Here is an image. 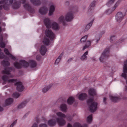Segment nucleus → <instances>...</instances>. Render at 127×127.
<instances>
[{
	"label": "nucleus",
	"instance_id": "nucleus-1",
	"mask_svg": "<svg viewBox=\"0 0 127 127\" xmlns=\"http://www.w3.org/2000/svg\"><path fill=\"white\" fill-rule=\"evenodd\" d=\"M57 109H53L49 115V118L52 119L48 121L47 124L50 127L54 126L56 123L61 126H64L66 123L65 120L63 119L66 117L65 115L61 112H57Z\"/></svg>",
	"mask_w": 127,
	"mask_h": 127
},
{
	"label": "nucleus",
	"instance_id": "nucleus-2",
	"mask_svg": "<svg viewBox=\"0 0 127 127\" xmlns=\"http://www.w3.org/2000/svg\"><path fill=\"white\" fill-rule=\"evenodd\" d=\"M11 70V68L7 67L5 68L4 70L2 72V73L3 75L2 76V79L5 82H6L8 84H12L17 81V80L15 79H9L10 78L13 77V75L10 74V72Z\"/></svg>",
	"mask_w": 127,
	"mask_h": 127
},
{
	"label": "nucleus",
	"instance_id": "nucleus-3",
	"mask_svg": "<svg viewBox=\"0 0 127 127\" xmlns=\"http://www.w3.org/2000/svg\"><path fill=\"white\" fill-rule=\"evenodd\" d=\"M22 3L23 4L24 8L31 13H32L33 6H37L40 4V2L39 0H30V3H26V0H22Z\"/></svg>",
	"mask_w": 127,
	"mask_h": 127
},
{
	"label": "nucleus",
	"instance_id": "nucleus-4",
	"mask_svg": "<svg viewBox=\"0 0 127 127\" xmlns=\"http://www.w3.org/2000/svg\"><path fill=\"white\" fill-rule=\"evenodd\" d=\"M16 0H4L3 9L5 10L8 9L10 6L14 9L19 8L21 6V2L16 1Z\"/></svg>",
	"mask_w": 127,
	"mask_h": 127
},
{
	"label": "nucleus",
	"instance_id": "nucleus-5",
	"mask_svg": "<svg viewBox=\"0 0 127 127\" xmlns=\"http://www.w3.org/2000/svg\"><path fill=\"white\" fill-rule=\"evenodd\" d=\"M29 65H30L31 68H33L36 66L37 64L35 61L33 60L30 61L29 64L27 62L24 60L21 61L19 63L16 62L14 64V66L18 69L20 68L22 66L24 68H26Z\"/></svg>",
	"mask_w": 127,
	"mask_h": 127
},
{
	"label": "nucleus",
	"instance_id": "nucleus-6",
	"mask_svg": "<svg viewBox=\"0 0 127 127\" xmlns=\"http://www.w3.org/2000/svg\"><path fill=\"white\" fill-rule=\"evenodd\" d=\"M45 32V36L42 40L43 43L48 45L49 43V39H53L55 37V36L52 31L47 28Z\"/></svg>",
	"mask_w": 127,
	"mask_h": 127
},
{
	"label": "nucleus",
	"instance_id": "nucleus-7",
	"mask_svg": "<svg viewBox=\"0 0 127 127\" xmlns=\"http://www.w3.org/2000/svg\"><path fill=\"white\" fill-rule=\"evenodd\" d=\"M44 22L47 28H52L54 30H57L59 28V26L57 23L52 22L48 18H45Z\"/></svg>",
	"mask_w": 127,
	"mask_h": 127
},
{
	"label": "nucleus",
	"instance_id": "nucleus-8",
	"mask_svg": "<svg viewBox=\"0 0 127 127\" xmlns=\"http://www.w3.org/2000/svg\"><path fill=\"white\" fill-rule=\"evenodd\" d=\"M94 99L93 97L90 98L87 101L90 110L92 112H93L96 110L97 105L96 102L94 101Z\"/></svg>",
	"mask_w": 127,
	"mask_h": 127
},
{
	"label": "nucleus",
	"instance_id": "nucleus-9",
	"mask_svg": "<svg viewBox=\"0 0 127 127\" xmlns=\"http://www.w3.org/2000/svg\"><path fill=\"white\" fill-rule=\"evenodd\" d=\"M65 17L66 22L71 21L73 19V11L72 10H70L66 14Z\"/></svg>",
	"mask_w": 127,
	"mask_h": 127
},
{
	"label": "nucleus",
	"instance_id": "nucleus-10",
	"mask_svg": "<svg viewBox=\"0 0 127 127\" xmlns=\"http://www.w3.org/2000/svg\"><path fill=\"white\" fill-rule=\"evenodd\" d=\"M126 15V13L121 12H118L115 16V19L118 22H121L123 19Z\"/></svg>",
	"mask_w": 127,
	"mask_h": 127
},
{
	"label": "nucleus",
	"instance_id": "nucleus-11",
	"mask_svg": "<svg viewBox=\"0 0 127 127\" xmlns=\"http://www.w3.org/2000/svg\"><path fill=\"white\" fill-rule=\"evenodd\" d=\"M127 73V60L125 62L123 66V72L121 76L126 79Z\"/></svg>",
	"mask_w": 127,
	"mask_h": 127
},
{
	"label": "nucleus",
	"instance_id": "nucleus-12",
	"mask_svg": "<svg viewBox=\"0 0 127 127\" xmlns=\"http://www.w3.org/2000/svg\"><path fill=\"white\" fill-rule=\"evenodd\" d=\"M109 51V49H106L102 53L99 58V60L101 62H102L104 58L107 56Z\"/></svg>",
	"mask_w": 127,
	"mask_h": 127
},
{
	"label": "nucleus",
	"instance_id": "nucleus-13",
	"mask_svg": "<svg viewBox=\"0 0 127 127\" xmlns=\"http://www.w3.org/2000/svg\"><path fill=\"white\" fill-rule=\"evenodd\" d=\"M53 84L51 83L48 85H45L41 89L42 92L43 93H46L53 86Z\"/></svg>",
	"mask_w": 127,
	"mask_h": 127
},
{
	"label": "nucleus",
	"instance_id": "nucleus-14",
	"mask_svg": "<svg viewBox=\"0 0 127 127\" xmlns=\"http://www.w3.org/2000/svg\"><path fill=\"white\" fill-rule=\"evenodd\" d=\"M76 96L77 97L78 99L80 100H83L87 97V95L85 93H79Z\"/></svg>",
	"mask_w": 127,
	"mask_h": 127
},
{
	"label": "nucleus",
	"instance_id": "nucleus-15",
	"mask_svg": "<svg viewBox=\"0 0 127 127\" xmlns=\"http://www.w3.org/2000/svg\"><path fill=\"white\" fill-rule=\"evenodd\" d=\"M58 22L59 24H62L64 26L66 25V21L65 16L63 15H61L59 17L58 19Z\"/></svg>",
	"mask_w": 127,
	"mask_h": 127
},
{
	"label": "nucleus",
	"instance_id": "nucleus-16",
	"mask_svg": "<svg viewBox=\"0 0 127 127\" xmlns=\"http://www.w3.org/2000/svg\"><path fill=\"white\" fill-rule=\"evenodd\" d=\"M73 127H88V125L87 124H85L82 125L80 123L77 122L74 124ZM67 127H72L71 124H68Z\"/></svg>",
	"mask_w": 127,
	"mask_h": 127
},
{
	"label": "nucleus",
	"instance_id": "nucleus-17",
	"mask_svg": "<svg viewBox=\"0 0 127 127\" xmlns=\"http://www.w3.org/2000/svg\"><path fill=\"white\" fill-rule=\"evenodd\" d=\"M15 85L17 86V89L18 91L22 92L24 90V88L21 82H17Z\"/></svg>",
	"mask_w": 127,
	"mask_h": 127
},
{
	"label": "nucleus",
	"instance_id": "nucleus-18",
	"mask_svg": "<svg viewBox=\"0 0 127 127\" xmlns=\"http://www.w3.org/2000/svg\"><path fill=\"white\" fill-rule=\"evenodd\" d=\"M94 41L93 40H87L86 42L85 45L82 48L83 50H84L90 47L91 44L93 43Z\"/></svg>",
	"mask_w": 127,
	"mask_h": 127
},
{
	"label": "nucleus",
	"instance_id": "nucleus-19",
	"mask_svg": "<svg viewBox=\"0 0 127 127\" xmlns=\"http://www.w3.org/2000/svg\"><path fill=\"white\" fill-rule=\"evenodd\" d=\"M89 95L92 96H94L97 95L95 90L93 88L89 89L88 91Z\"/></svg>",
	"mask_w": 127,
	"mask_h": 127
},
{
	"label": "nucleus",
	"instance_id": "nucleus-20",
	"mask_svg": "<svg viewBox=\"0 0 127 127\" xmlns=\"http://www.w3.org/2000/svg\"><path fill=\"white\" fill-rule=\"evenodd\" d=\"M48 9L46 7H44L40 8L39 10V13L42 15L46 14L47 12Z\"/></svg>",
	"mask_w": 127,
	"mask_h": 127
},
{
	"label": "nucleus",
	"instance_id": "nucleus-21",
	"mask_svg": "<svg viewBox=\"0 0 127 127\" xmlns=\"http://www.w3.org/2000/svg\"><path fill=\"white\" fill-rule=\"evenodd\" d=\"M40 53L42 55H44L47 51L46 47L44 46H41L39 49Z\"/></svg>",
	"mask_w": 127,
	"mask_h": 127
},
{
	"label": "nucleus",
	"instance_id": "nucleus-22",
	"mask_svg": "<svg viewBox=\"0 0 127 127\" xmlns=\"http://www.w3.org/2000/svg\"><path fill=\"white\" fill-rule=\"evenodd\" d=\"M55 7L53 4L51 5L49 8L48 15L49 16H51L53 15Z\"/></svg>",
	"mask_w": 127,
	"mask_h": 127
},
{
	"label": "nucleus",
	"instance_id": "nucleus-23",
	"mask_svg": "<svg viewBox=\"0 0 127 127\" xmlns=\"http://www.w3.org/2000/svg\"><path fill=\"white\" fill-rule=\"evenodd\" d=\"M94 21V19H93L87 24L84 29V31H88L90 29Z\"/></svg>",
	"mask_w": 127,
	"mask_h": 127
},
{
	"label": "nucleus",
	"instance_id": "nucleus-24",
	"mask_svg": "<svg viewBox=\"0 0 127 127\" xmlns=\"http://www.w3.org/2000/svg\"><path fill=\"white\" fill-rule=\"evenodd\" d=\"M61 110L62 111L66 112L67 109V107L66 105L64 104H61L59 107Z\"/></svg>",
	"mask_w": 127,
	"mask_h": 127
},
{
	"label": "nucleus",
	"instance_id": "nucleus-25",
	"mask_svg": "<svg viewBox=\"0 0 127 127\" xmlns=\"http://www.w3.org/2000/svg\"><path fill=\"white\" fill-rule=\"evenodd\" d=\"M74 102V98L72 96L69 97L67 99V102L69 105H71Z\"/></svg>",
	"mask_w": 127,
	"mask_h": 127
},
{
	"label": "nucleus",
	"instance_id": "nucleus-26",
	"mask_svg": "<svg viewBox=\"0 0 127 127\" xmlns=\"http://www.w3.org/2000/svg\"><path fill=\"white\" fill-rule=\"evenodd\" d=\"M13 99L12 98H9L7 99L5 101V106L10 105L13 102Z\"/></svg>",
	"mask_w": 127,
	"mask_h": 127
},
{
	"label": "nucleus",
	"instance_id": "nucleus-27",
	"mask_svg": "<svg viewBox=\"0 0 127 127\" xmlns=\"http://www.w3.org/2000/svg\"><path fill=\"white\" fill-rule=\"evenodd\" d=\"M28 102L27 101H25L22 102L18 106V109H20L24 107L27 104Z\"/></svg>",
	"mask_w": 127,
	"mask_h": 127
},
{
	"label": "nucleus",
	"instance_id": "nucleus-28",
	"mask_svg": "<svg viewBox=\"0 0 127 127\" xmlns=\"http://www.w3.org/2000/svg\"><path fill=\"white\" fill-rule=\"evenodd\" d=\"M88 54V51H86L83 54V55L81 57L80 59L82 61H84L86 60L87 57L86 55Z\"/></svg>",
	"mask_w": 127,
	"mask_h": 127
},
{
	"label": "nucleus",
	"instance_id": "nucleus-29",
	"mask_svg": "<svg viewBox=\"0 0 127 127\" xmlns=\"http://www.w3.org/2000/svg\"><path fill=\"white\" fill-rule=\"evenodd\" d=\"M4 52L5 54L7 55H9L10 57L13 59H14L15 58L13 55L11 54L9 52L7 49L5 48L4 49Z\"/></svg>",
	"mask_w": 127,
	"mask_h": 127
},
{
	"label": "nucleus",
	"instance_id": "nucleus-30",
	"mask_svg": "<svg viewBox=\"0 0 127 127\" xmlns=\"http://www.w3.org/2000/svg\"><path fill=\"white\" fill-rule=\"evenodd\" d=\"M88 35H87L84 36L82 37L80 40V41L81 43L85 42L87 40V37H88Z\"/></svg>",
	"mask_w": 127,
	"mask_h": 127
},
{
	"label": "nucleus",
	"instance_id": "nucleus-31",
	"mask_svg": "<svg viewBox=\"0 0 127 127\" xmlns=\"http://www.w3.org/2000/svg\"><path fill=\"white\" fill-rule=\"evenodd\" d=\"M110 98L112 101L114 102H116L118 99V98L117 97H114L112 95L110 96Z\"/></svg>",
	"mask_w": 127,
	"mask_h": 127
},
{
	"label": "nucleus",
	"instance_id": "nucleus-32",
	"mask_svg": "<svg viewBox=\"0 0 127 127\" xmlns=\"http://www.w3.org/2000/svg\"><path fill=\"white\" fill-rule=\"evenodd\" d=\"M92 121V116L90 115L88 117L87 119V123H90Z\"/></svg>",
	"mask_w": 127,
	"mask_h": 127
},
{
	"label": "nucleus",
	"instance_id": "nucleus-33",
	"mask_svg": "<svg viewBox=\"0 0 127 127\" xmlns=\"http://www.w3.org/2000/svg\"><path fill=\"white\" fill-rule=\"evenodd\" d=\"M95 6V3L94 2L92 3L90 5L89 7V11L93 10L94 9V7Z\"/></svg>",
	"mask_w": 127,
	"mask_h": 127
},
{
	"label": "nucleus",
	"instance_id": "nucleus-34",
	"mask_svg": "<svg viewBox=\"0 0 127 127\" xmlns=\"http://www.w3.org/2000/svg\"><path fill=\"white\" fill-rule=\"evenodd\" d=\"M61 58L62 57L61 56H59L58 57L55 61V65H57L58 64Z\"/></svg>",
	"mask_w": 127,
	"mask_h": 127
},
{
	"label": "nucleus",
	"instance_id": "nucleus-35",
	"mask_svg": "<svg viewBox=\"0 0 127 127\" xmlns=\"http://www.w3.org/2000/svg\"><path fill=\"white\" fill-rule=\"evenodd\" d=\"M4 5V0L0 1V11L3 9V6Z\"/></svg>",
	"mask_w": 127,
	"mask_h": 127
},
{
	"label": "nucleus",
	"instance_id": "nucleus-36",
	"mask_svg": "<svg viewBox=\"0 0 127 127\" xmlns=\"http://www.w3.org/2000/svg\"><path fill=\"white\" fill-rule=\"evenodd\" d=\"M115 0H110L107 3V5L108 6H109L110 5L113 3Z\"/></svg>",
	"mask_w": 127,
	"mask_h": 127
},
{
	"label": "nucleus",
	"instance_id": "nucleus-37",
	"mask_svg": "<svg viewBox=\"0 0 127 127\" xmlns=\"http://www.w3.org/2000/svg\"><path fill=\"white\" fill-rule=\"evenodd\" d=\"M2 63L4 65V66L9 65L10 64L9 62L7 61H3Z\"/></svg>",
	"mask_w": 127,
	"mask_h": 127
},
{
	"label": "nucleus",
	"instance_id": "nucleus-38",
	"mask_svg": "<svg viewBox=\"0 0 127 127\" xmlns=\"http://www.w3.org/2000/svg\"><path fill=\"white\" fill-rule=\"evenodd\" d=\"M100 37L98 35H97L95 37V40L96 44L100 39Z\"/></svg>",
	"mask_w": 127,
	"mask_h": 127
},
{
	"label": "nucleus",
	"instance_id": "nucleus-39",
	"mask_svg": "<svg viewBox=\"0 0 127 127\" xmlns=\"http://www.w3.org/2000/svg\"><path fill=\"white\" fill-rule=\"evenodd\" d=\"M20 94L19 93H15L13 94L14 96L16 98L20 96Z\"/></svg>",
	"mask_w": 127,
	"mask_h": 127
},
{
	"label": "nucleus",
	"instance_id": "nucleus-40",
	"mask_svg": "<svg viewBox=\"0 0 127 127\" xmlns=\"http://www.w3.org/2000/svg\"><path fill=\"white\" fill-rule=\"evenodd\" d=\"M67 120L68 121H70L72 119V117L71 116H69L66 117Z\"/></svg>",
	"mask_w": 127,
	"mask_h": 127
},
{
	"label": "nucleus",
	"instance_id": "nucleus-41",
	"mask_svg": "<svg viewBox=\"0 0 127 127\" xmlns=\"http://www.w3.org/2000/svg\"><path fill=\"white\" fill-rule=\"evenodd\" d=\"M119 1H117L115 4L114 8H113V10H114L119 5Z\"/></svg>",
	"mask_w": 127,
	"mask_h": 127
},
{
	"label": "nucleus",
	"instance_id": "nucleus-42",
	"mask_svg": "<svg viewBox=\"0 0 127 127\" xmlns=\"http://www.w3.org/2000/svg\"><path fill=\"white\" fill-rule=\"evenodd\" d=\"M0 46L2 48H4L5 47V44L3 42H1L0 44Z\"/></svg>",
	"mask_w": 127,
	"mask_h": 127
},
{
	"label": "nucleus",
	"instance_id": "nucleus-43",
	"mask_svg": "<svg viewBox=\"0 0 127 127\" xmlns=\"http://www.w3.org/2000/svg\"><path fill=\"white\" fill-rule=\"evenodd\" d=\"M17 123V121L15 120L13 122L10 126V127H13Z\"/></svg>",
	"mask_w": 127,
	"mask_h": 127
},
{
	"label": "nucleus",
	"instance_id": "nucleus-44",
	"mask_svg": "<svg viewBox=\"0 0 127 127\" xmlns=\"http://www.w3.org/2000/svg\"><path fill=\"white\" fill-rule=\"evenodd\" d=\"M39 127H47V126L46 124L42 123L39 125Z\"/></svg>",
	"mask_w": 127,
	"mask_h": 127
},
{
	"label": "nucleus",
	"instance_id": "nucleus-45",
	"mask_svg": "<svg viewBox=\"0 0 127 127\" xmlns=\"http://www.w3.org/2000/svg\"><path fill=\"white\" fill-rule=\"evenodd\" d=\"M112 12V11L110 10H108L106 11V13L108 14H110Z\"/></svg>",
	"mask_w": 127,
	"mask_h": 127
},
{
	"label": "nucleus",
	"instance_id": "nucleus-46",
	"mask_svg": "<svg viewBox=\"0 0 127 127\" xmlns=\"http://www.w3.org/2000/svg\"><path fill=\"white\" fill-rule=\"evenodd\" d=\"M4 55L3 53H0V58H3Z\"/></svg>",
	"mask_w": 127,
	"mask_h": 127
},
{
	"label": "nucleus",
	"instance_id": "nucleus-47",
	"mask_svg": "<svg viewBox=\"0 0 127 127\" xmlns=\"http://www.w3.org/2000/svg\"><path fill=\"white\" fill-rule=\"evenodd\" d=\"M31 127H37V124L36 123L33 124Z\"/></svg>",
	"mask_w": 127,
	"mask_h": 127
},
{
	"label": "nucleus",
	"instance_id": "nucleus-48",
	"mask_svg": "<svg viewBox=\"0 0 127 127\" xmlns=\"http://www.w3.org/2000/svg\"><path fill=\"white\" fill-rule=\"evenodd\" d=\"M91 59L92 61H96V58L94 57H92Z\"/></svg>",
	"mask_w": 127,
	"mask_h": 127
},
{
	"label": "nucleus",
	"instance_id": "nucleus-49",
	"mask_svg": "<svg viewBox=\"0 0 127 127\" xmlns=\"http://www.w3.org/2000/svg\"><path fill=\"white\" fill-rule=\"evenodd\" d=\"M115 36H112L110 37V39L111 40H113V39L115 38Z\"/></svg>",
	"mask_w": 127,
	"mask_h": 127
},
{
	"label": "nucleus",
	"instance_id": "nucleus-50",
	"mask_svg": "<svg viewBox=\"0 0 127 127\" xmlns=\"http://www.w3.org/2000/svg\"><path fill=\"white\" fill-rule=\"evenodd\" d=\"M3 110V108L1 107H0V112L1 111Z\"/></svg>",
	"mask_w": 127,
	"mask_h": 127
},
{
	"label": "nucleus",
	"instance_id": "nucleus-51",
	"mask_svg": "<svg viewBox=\"0 0 127 127\" xmlns=\"http://www.w3.org/2000/svg\"><path fill=\"white\" fill-rule=\"evenodd\" d=\"M106 100V99L105 98V97L103 99V101L104 103H105V101Z\"/></svg>",
	"mask_w": 127,
	"mask_h": 127
},
{
	"label": "nucleus",
	"instance_id": "nucleus-52",
	"mask_svg": "<svg viewBox=\"0 0 127 127\" xmlns=\"http://www.w3.org/2000/svg\"><path fill=\"white\" fill-rule=\"evenodd\" d=\"M2 35H0V40H1L2 39Z\"/></svg>",
	"mask_w": 127,
	"mask_h": 127
},
{
	"label": "nucleus",
	"instance_id": "nucleus-53",
	"mask_svg": "<svg viewBox=\"0 0 127 127\" xmlns=\"http://www.w3.org/2000/svg\"><path fill=\"white\" fill-rule=\"evenodd\" d=\"M125 90L127 92V86H125Z\"/></svg>",
	"mask_w": 127,
	"mask_h": 127
},
{
	"label": "nucleus",
	"instance_id": "nucleus-54",
	"mask_svg": "<svg viewBox=\"0 0 127 127\" xmlns=\"http://www.w3.org/2000/svg\"><path fill=\"white\" fill-rule=\"evenodd\" d=\"M72 60V58H71V59H69L68 60V61H71V60Z\"/></svg>",
	"mask_w": 127,
	"mask_h": 127
},
{
	"label": "nucleus",
	"instance_id": "nucleus-55",
	"mask_svg": "<svg viewBox=\"0 0 127 127\" xmlns=\"http://www.w3.org/2000/svg\"><path fill=\"white\" fill-rule=\"evenodd\" d=\"M36 59L37 60H39L40 58H37V57L36 58Z\"/></svg>",
	"mask_w": 127,
	"mask_h": 127
},
{
	"label": "nucleus",
	"instance_id": "nucleus-56",
	"mask_svg": "<svg viewBox=\"0 0 127 127\" xmlns=\"http://www.w3.org/2000/svg\"><path fill=\"white\" fill-rule=\"evenodd\" d=\"M1 28L0 27V32H1Z\"/></svg>",
	"mask_w": 127,
	"mask_h": 127
},
{
	"label": "nucleus",
	"instance_id": "nucleus-57",
	"mask_svg": "<svg viewBox=\"0 0 127 127\" xmlns=\"http://www.w3.org/2000/svg\"><path fill=\"white\" fill-rule=\"evenodd\" d=\"M44 121L45 122L46 121V119H44Z\"/></svg>",
	"mask_w": 127,
	"mask_h": 127
},
{
	"label": "nucleus",
	"instance_id": "nucleus-58",
	"mask_svg": "<svg viewBox=\"0 0 127 127\" xmlns=\"http://www.w3.org/2000/svg\"><path fill=\"white\" fill-rule=\"evenodd\" d=\"M126 84H127V80H126Z\"/></svg>",
	"mask_w": 127,
	"mask_h": 127
},
{
	"label": "nucleus",
	"instance_id": "nucleus-59",
	"mask_svg": "<svg viewBox=\"0 0 127 127\" xmlns=\"http://www.w3.org/2000/svg\"><path fill=\"white\" fill-rule=\"evenodd\" d=\"M1 51V49H0V52Z\"/></svg>",
	"mask_w": 127,
	"mask_h": 127
}]
</instances>
